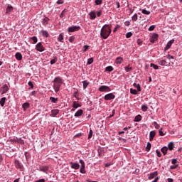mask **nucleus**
Returning <instances> with one entry per match:
<instances>
[{"label": "nucleus", "instance_id": "nucleus-1", "mask_svg": "<svg viewBox=\"0 0 182 182\" xmlns=\"http://www.w3.org/2000/svg\"><path fill=\"white\" fill-rule=\"evenodd\" d=\"M110 33H112V27L109 24L104 25L100 31V37L102 39H107Z\"/></svg>", "mask_w": 182, "mask_h": 182}, {"label": "nucleus", "instance_id": "nucleus-2", "mask_svg": "<svg viewBox=\"0 0 182 182\" xmlns=\"http://www.w3.org/2000/svg\"><path fill=\"white\" fill-rule=\"evenodd\" d=\"M53 89L55 90V93H58L59 90H60V87L62 86L63 83V79H62L60 77H55L53 80Z\"/></svg>", "mask_w": 182, "mask_h": 182}, {"label": "nucleus", "instance_id": "nucleus-3", "mask_svg": "<svg viewBox=\"0 0 182 182\" xmlns=\"http://www.w3.org/2000/svg\"><path fill=\"white\" fill-rule=\"evenodd\" d=\"M79 163L80 164V173L82 174H86V164L85 163V161H83V159H80Z\"/></svg>", "mask_w": 182, "mask_h": 182}, {"label": "nucleus", "instance_id": "nucleus-4", "mask_svg": "<svg viewBox=\"0 0 182 182\" xmlns=\"http://www.w3.org/2000/svg\"><path fill=\"white\" fill-rule=\"evenodd\" d=\"M14 164L16 168H18L20 171H23V164H22L19 160H15Z\"/></svg>", "mask_w": 182, "mask_h": 182}, {"label": "nucleus", "instance_id": "nucleus-5", "mask_svg": "<svg viewBox=\"0 0 182 182\" xmlns=\"http://www.w3.org/2000/svg\"><path fill=\"white\" fill-rule=\"evenodd\" d=\"M80 31V26H72L68 28V32H77Z\"/></svg>", "mask_w": 182, "mask_h": 182}, {"label": "nucleus", "instance_id": "nucleus-6", "mask_svg": "<svg viewBox=\"0 0 182 182\" xmlns=\"http://www.w3.org/2000/svg\"><path fill=\"white\" fill-rule=\"evenodd\" d=\"M99 92H111V89L110 87L107 86V85H101L100 86V87L98 88Z\"/></svg>", "mask_w": 182, "mask_h": 182}, {"label": "nucleus", "instance_id": "nucleus-7", "mask_svg": "<svg viewBox=\"0 0 182 182\" xmlns=\"http://www.w3.org/2000/svg\"><path fill=\"white\" fill-rule=\"evenodd\" d=\"M36 50L38 52H45V47H43L41 42H39L36 45Z\"/></svg>", "mask_w": 182, "mask_h": 182}, {"label": "nucleus", "instance_id": "nucleus-8", "mask_svg": "<svg viewBox=\"0 0 182 182\" xmlns=\"http://www.w3.org/2000/svg\"><path fill=\"white\" fill-rule=\"evenodd\" d=\"M116 95L113 93H109L105 95L104 99L105 100H113V99H115Z\"/></svg>", "mask_w": 182, "mask_h": 182}, {"label": "nucleus", "instance_id": "nucleus-9", "mask_svg": "<svg viewBox=\"0 0 182 182\" xmlns=\"http://www.w3.org/2000/svg\"><path fill=\"white\" fill-rule=\"evenodd\" d=\"M158 39H159V34L154 33L151 36L149 41L151 43H154V42H156V41H157Z\"/></svg>", "mask_w": 182, "mask_h": 182}, {"label": "nucleus", "instance_id": "nucleus-10", "mask_svg": "<svg viewBox=\"0 0 182 182\" xmlns=\"http://www.w3.org/2000/svg\"><path fill=\"white\" fill-rule=\"evenodd\" d=\"M38 171H42V173H46L48 174V171H49V166H41L38 168Z\"/></svg>", "mask_w": 182, "mask_h": 182}, {"label": "nucleus", "instance_id": "nucleus-11", "mask_svg": "<svg viewBox=\"0 0 182 182\" xmlns=\"http://www.w3.org/2000/svg\"><path fill=\"white\" fill-rule=\"evenodd\" d=\"M159 172L157 171H154L149 174H148V180H153V178H156V177H158Z\"/></svg>", "mask_w": 182, "mask_h": 182}, {"label": "nucleus", "instance_id": "nucleus-12", "mask_svg": "<svg viewBox=\"0 0 182 182\" xmlns=\"http://www.w3.org/2000/svg\"><path fill=\"white\" fill-rule=\"evenodd\" d=\"M39 34L43 38H49V32L46 30H41Z\"/></svg>", "mask_w": 182, "mask_h": 182}, {"label": "nucleus", "instance_id": "nucleus-13", "mask_svg": "<svg viewBox=\"0 0 182 182\" xmlns=\"http://www.w3.org/2000/svg\"><path fill=\"white\" fill-rule=\"evenodd\" d=\"M70 164L71 165V168H73V170H79L80 168V165L76 162H70Z\"/></svg>", "mask_w": 182, "mask_h": 182}, {"label": "nucleus", "instance_id": "nucleus-14", "mask_svg": "<svg viewBox=\"0 0 182 182\" xmlns=\"http://www.w3.org/2000/svg\"><path fill=\"white\" fill-rule=\"evenodd\" d=\"M174 43V39H172L171 41H169L166 47L164 48V50H168V49H170V48H171V45H173Z\"/></svg>", "mask_w": 182, "mask_h": 182}, {"label": "nucleus", "instance_id": "nucleus-15", "mask_svg": "<svg viewBox=\"0 0 182 182\" xmlns=\"http://www.w3.org/2000/svg\"><path fill=\"white\" fill-rule=\"evenodd\" d=\"M49 18L48 17H46L44 18H42L41 19V23H42V25H43V26H47V25L49 23Z\"/></svg>", "mask_w": 182, "mask_h": 182}, {"label": "nucleus", "instance_id": "nucleus-16", "mask_svg": "<svg viewBox=\"0 0 182 182\" xmlns=\"http://www.w3.org/2000/svg\"><path fill=\"white\" fill-rule=\"evenodd\" d=\"M14 11V6H12L10 4H8L6 9V14H11Z\"/></svg>", "mask_w": 182, "mask_h": 182}, {"label": "nucleus", "instance_id": "nucleus-17", "mask_svg": "<svg viewBox=\"0 0 182 182\" xmlns=\"http://www.w3.org/2000/svg\"><path fill=\"white\" fill-rule=\"evenodd\" d=\"M158 63L161 66H168L167 61H166L165 60H163V59H159L158 60Z\"/></svg>", "mask_w": 182, "mask_h": 182}, {"label": "nucleus", "instance_id": "nucleus-18", "mask_svg": "<svg viewBox=\"0 0 182 182\" xmlns=\"http://www.w3.org/2000/svg\"><path fill=\"white\" fill-rule=\"evenodd\" d=\"M154 137H156V131H151L149 132V140H150V141H152L153 139H154Z\"/></svg>", "mask_w": 182, "mask_h": 182}, {"label": "nucleus", "instance_id": "nucleus-19", "mask_svg": "<svg viewBox=\"0 0 182 182\" xmlns=\"http://www.w3.org/2000/svg\"><path fill=\"white\" fill-rule=\"evenodd\" d=\"M83 114V109H78L74 114L75 117H80Z\"/></svg>", "mask_w": 182, "mask_h": 182}, {"label": "nucleus", "instance_id": "nucleus-20", "mask_svg": "<svg viewBox=\"0 0 182 182\" xmlns=\"http://www.w3.org/2000/svg\"><path fill=\"white\" fill-rule=\"evenodd\" d=\"M89 16H90V19H91V21L96 19V13L94 11H90L89 13Z\"/></svg>", "mask_w": 182, "mask_h": 182}, {"label": "nucleus", "instance_id": "nucleus-21", "mask_svg": "<svg viewBox=\"0 0 182 182\" xmlns=\"http://www.w3.org/2000/svg\"><path fill=\"white\" fill-rule=\"evenodd\" d=\"M1 90H2V94L4 95L5 93H6V92H8V90H9V89L8 88V85L4 84L2 87H1Z\"/></svg>", "mask_w": 182, "mask_h": 182}, {"label": "nucleus", "instance_id": "nucleus-22", "mask_svg": "<svg viewBox=\"0 0 182 182\" xmlns=\"http://www.w3.org/2000/svg\"><path fill=\"white\" fill-rule=\"evenodd\" d=\"M115 63L117 65H122V63H123V58L117 57L115 60Z\"/></svg>", "mask_w": 182, "mask_h": 182}, {"label": "nucleus", "instance_id": "nucleus-23", "mask_svg": "<svg viewBox=\"0 0 182 182\" xmlns=\"http://www.w3.org/2000/svg\"><path fill=\"white\" fill-rule=\"evenodd\" d=\"M59 114V109H52L51 115L53 117H55Z\"/></svg>", "mask_w": 182, "mask_h": 182}, {"label": "nucleus", "instance_id": "nucleus-24", "mask_svg": "<svg viewBox=\"0 0 182 182\" xmlns=\"http://www.w3.org/2000/svg\"><path fill=\"white\" fill-rule=\"evenodd\" d=\"M15 58L17 60H22V53L18 52L15 55Z\"/></svg>", "mask_w": 182, "mask_h": 182}, {"label": "nucleus", "instance_id": "nucleus-25", "mask_svg": "<svg viewBox=\"0 0 182 182\" xmlns=\"http://www.w3.org/2000/svg\"><path fill=\"white\" fill-rule=\"evenodd\" d=\"M168 150V148L167 146H164L161 149V153H163L164 156H166L167 154V151Z\"/></svg>", "mask_w": 182, "mask_h": 182}, {"label": "nucleus", "instance_id": "nucleus-26", "mask_svg": "<svg viewBox=\"0 0 182 182\" xmlns=\"http://www.w3.org/2000/svg\"><path fill=\"white\" fill-rule=\"evenodd\" d=\"M168 149L170 150L171 151L172 150H173L174 149V142L173 141H171L168 144Z\"/></svg>", "mask_w": 182, "mask_h": 182}, {"label": "nucleus", "instance_id": "nucleus-27", "mask_svg": "<svg viewBox=\"0 0 182 182\" xmlns=\"http://www.w3.org/2000/svg\"><path fill=\"white\" fill-rule=\"evenodd\" d=\"M5 102H6V97H4L0 100V106L4 107L5 106Z\"/></svg>", "mask_w": 182, "mask_h": 182}, {"label": "nucleus", "instance_id": "nucleus-28", "mask_svg": "<svg viewBox=\"0 0 182 182\" xmlns=\"http://www.w3.org/2000/svg\"><path fill=\"white\" fill-rule=\"evenodd\" d=\"M90 84V82H89V81L87 80L82 81L83 90H85V89L87 87V86H89Z\"/></svg>", "mask_w": 182, "mask_h": 182}, {"label": "nucleus", "instance_id": "nucleus-29", "mask_svg": "<svg viewBox=\"0 0 182 182\" xmlns=\"http://www.w3.org/2000/svg\"><path fill=\"white\" fill-rule=\"evenodd\" d=\"M133 86L134 87H136V89H137V92H141V87H140V84L134 82L133 84Z\"/></svg>", "mask_w": 182, "mask_h": 182}, {"label": "nucleus", "instance_id": "nucleus-30", "mask_svg": "<svg viewBox=\"0 0 182 182\" xmlns=\"http://www.w3.org/2000/svg\"><path fill=\"white\" fill-rule=\"evenodd\" d=\"M82 105H80V104H78L77 102L76 101H73V107L74 109H77V107H81Z\"/></svg>", "mask_w": 182, "mask_h": 182}, {"label": "nucleus", "instance_id": "nucleus-31", "mask_svg": "<svg viewBox=\"0 0 182 182\" xmlns=\"http://www.w3.org/2000/svg\"><path fill=\"white\" fill-rule=\"evenodd\" d=\"M63 39H64V36H63V33H61L58 38V42H61L62 43H63Z\"/></svg>", "mask_w": 182, "mask_h": 182}, {"label": "nucleus", "instance_id": "nucleus-32", "mask_svg": "<svg viewBox=\"0 0 182 182\" xmlns=\"http://www.w3.org/2000/svg\"><path fill=\"white\" fill-rule=\"evenodd\" d=\"M29 106H31L29 102H25L22 105V107H23V110H26V109H29Z\"/></svg>", "mask_w": 182, "mask_h": 182}, {"label": "nucleus", "instance_id": "nucleus-33", "mask_svg": "<svg viewBox=\"0 0 182 182\" xmlns=\"http://www.w3.org/2000/svg\"><path fill=\"white\" fill-rule=\"evenodd\" d=\"M68 13V10L65 9L64 10L62 11V12L60 14V18H65L66 16L65 14Z\"/></svg>", "mask_w": 182, "mask_h": 182}, {"label": "nucleus", "instance_id": "nucleus-34", "mask_svg": "<svg viewBox=\"0 0 182 182\" xmlns=\"http://www.w3.org/2000/svg\"><path fill=\"white\" fill-rule=\"evenodd\" d=\"M124 70L128 73V72H131V70H133V68L130 66V64L128 65V66H126L124 68Z\"/></svg>", "mask_w": 182, "mask_h": 182}, {"label": "nucleus", "instance_id": "nucleus-35", "mask_svg": "<svg viewBox=\"0 0 182 182\" xmlns=\"http://www.w3.org/2000/svg\"><path fill=\"white\" fill-rule=\"evenodd\" d=\"M141 115L140 114H138L137 116H136L134 119V121L136 122H141Z\"/></svg>", "mask_w": 182, "mask_h": 182}, {"label": "nucleus", "instance_id": "nucleus-36", "mask_svg": "<svg viewBox=\"0 0 182 182\" xmlns=\"http://www.w3.org/2000/svg\"><path fill=\"white\" fill-rule=\"evenodd\" d=\"M114 70V68L112 66H107L105 68V72H113Z\"/></svg>", "mask_w": 182, "mask_h": 182}, {"label": "nucleus", "instance_id": "nucleus-37", "mask_svg": "<svg viewBox=\"0 0 182 182\" xmlns=\"http://www.w3.org/2000/svg\"><path fill=\"white\" fill-rule=\"evenodd\" d=\"M50 100L52 103H58V100H59L53 97H50Z\"/></svg>", "mask_w": 182, "mask_h": 182}, {"label": "nucleus", "instance_id": "nucleus-38", "mask_svg": "<svg viewBox=\"0 0 182 182\" xmlns=\"http://www.w3.org/2000/svg\"><path fill=\"white\" fill-rule=\"evenodd\" d=\"M151 149V144L150 142H147L146 151H150Z\"/></svg>", "mask_w": 182, "mask_h": 182}, {"label": "nucleus", "instance_id": "nucleus-39", "mask_svg": "<svg viewBox=\"0 0 182 182\" xmlns=\"http://www.w3.org/2000/svg\"><path fill=\"white\" fill-rule=\"evenodd\" d=\"M56 62H58V57H54V58L50 61V65H55Z\"/></svg>", "mask_w": 182, "mask_h": 182}, {"label": "nucleus", "instance_id": "nucleus-40", "mask_svg": "<svg viewBox=\"0 0 182 182\" xmlns=\"http://www.w3.org/2000/svg\"><path fill=\"white\" fill-rule=\"evenodd\" d=\"M150 67L153 68V69H154L155 70H159V65L154 64V63H151L150 64Z\"/></svg>", "mask_w": 182, "mask_h": 182}, {"label": "nucleus", "instance_id": "nucleus-41", "mask_svg": "<svg viewBox=\"0 0 182 182\" xmlns=\"http://www.w3.org/2000/svg\"><path fill=\"white\" fill-rule=\"evenodd\" d=\"M141 13L144 14V15H150L151 14L150 11H147L146 9H142Z\"/></svg>", "mask_w": 182, "mask_h": 182}, {"label": "nucleus", "instance_id": "nucleus-42", "mask_svg": "<svg viewBox=\"0 0 182 182\" xmlns=\"http://www.w3.org/2000/svg\"><path fill=\"white\" fill-rule=\"evenodd\" d=\"M31 41H33V43L35 44V43H38V37L36 36H33L31 38Z\"/></svg>", "mask_w": 182, "mask_h": 182}, {"label": "nucleus", "instance_id": "nucleus-43", "mask_svg": "<svg viewBox=\"0 0 182 182\" xmlns=\"http://www.w3.org/2000/svg\"><path fill=\"white\" fill-rule=\"evenodd\" d=\"M92 137H93V130H92V129H90V132L88 134V139H91Z\"/></svg>", "mask_w": 182, "mask_h": 182}, {"label": "nucleus", "instance_id": "nucleus-44", "mask_svg": "<svg viewBox=\"0 0 182 182\" xmlns=\"http://www.w3.org/2000/svg\"><path fill=\"white\" fill-rule=\"evenodd\" d=\"M147 109H149L147 105H141V110H142V112H147Z\"/></svg>", "mask_w": 182, "mask_h": 182}, {"label": "nucleus", "instance_id": "nucleus-45", "mask_svg": "<svg viewBox=\"0 0 182 182\" xmlns=\"http://www.w3.org/2000/svg\"><path fill=\"white\" fill-rule=\"evenodd\" d=\"M137 92H139V91H137L136 90H134V89H133V88H131V89H130V93H131L132 95H137Z\"/></svg>", "mask_w": 182, "mask_h": 182}, {"label": "nucleus", "instance_id": "nucleus-46", "mask_svg": "<svg viewBox=\"0 0 182 182\" xmlns=\"http://www.w3.org/2000/svg\"><path fill=\"white\" fill-rule=\"evenodd\" d=\"M132 19L134 22H136V21L138 19L137 14H134V16L132 17Z\"/></svg>", "mask_w": 182, "mask_h": 182}, {"label": "nucleus", "instance_id": "nucleus-47", "mask_svg": "<svg viewBox=\"0 0 182 182\" xmlns=\"http://www.w3.org/2000/svg\"><path fill=\"white\" fill-rule=\"evenodd\" d=\"M102 2H103V0H95V5H102Z\"/></svg>", "mask_w": 182, "mask_h": 182}, {"label": "nucleus", "instance_id": "nucleus-48", "mask_svg": "<svg viewBox=\"0 0 182 182\" xmlns=\"http://www.w3.org/2000/svg\"><path fill=\"white\" fill-rule=\"evenodd\" d=\"M132 36H133V33H132V32H128V33H126V38H127V39H129V38H132Z\"/></svg>", "mask_w": 182, "mask_h": 182}, {"label": "nucleus", "instance_id": "nucleus-49", "mask_svg": "<svg viewBox=\"0 0 182 182\" xmlns=\"http://www.w3.org/2000/svg\"><path fill=\"white\" fill-rule=\"evenodd\" d=\"M178 167V164H173L170 166L171 170H176V168Z\"/></svg>", "mask_w": 182, "mask_h": 182}, {"label": "nucleus", "instance_id": "nucleus-50", "mask_svg": "<svg viewBox=\"0 0 182 182\" xmlns=\"http://www.w3.org/2000/svg\"><path fill=\"white\" fill-rule=\"evenodd\" d=\"M93 63V58H90L87 60V65H92Z\"/></svg>", "mask_w": 182, "mask_h": 182}, {"label": "nucleus", "instance_id": "nucleus-51", "mask_svg": "<svg viewBox=\"0 0 182 182\" xmlns=\"http://www.w3.org/2000/svg\"><path fill=\"white\" fill-rule=\"evenodd\" d=\"M68 41L70 43H73V42H75V37L73 36H70Z\"/></svg>", "mask_w": 182, "mask_h": 182}, {"label": "nucleus", "instance_id": "nucleus-52", "mask_svg": "<svg viewBox=\"0 0 182 182\" xmlns=\"http://www.w3.org/2000/svg\"><path fill=\"white\" fill-rule=\"evenodd\" d=\"M159 136H164L166 134L163 132V128L159 129Z\"/></svg>", "mask_w": 182, "mask_h": 182}, {"label": "nucleus", "instance_id": "nucleus-53", "mask_svg": "<svg viewBox=\"0 0 182 182\" xmlns=\"http://www.w3.org/2000/svg\"><path fill=\"white\" fill-rule=\"evenodd\" d=\"M154 126L155 129H160V124H159L156 122H154Z\"/></svg>", "mask_w": 182, "mask_h": 182}, {"label": "nucleus", "instance_id": "nucleus-54", "mask_svg": "<svg viewBox=\"0 0 182 182\" xmlns=\"http://www.w3.org/2000/svg\"><path fill=\"white\" fill-rule=\"evenodd\" d=\"M155 28H156V26H155V25H152V26H151L149 28L148 31H149L150 32H151V31H154Z\"/></svg>", "mask_w": 182, "mask_h": 182}, {"label": "nucleus", "instance_id": "nucleus-55", "mask_svg": "<svg viewBox=\"0 0 182 182\" xmlns=\"http://www.w3.org/2000/svg\"><path fill=\"white\" fill-rule=\"evenodd\" d=\"M28 86H30L29 89H33V82L32 81H29L28 82Z\"/></svg>", "mask_w": 182, "mask_h": 182}, {"label": "nucleus", "instance_id": "nucleus-56", "mask_svg": "<svg viewBox=\"0 0 182 182\" xmlns=\"http://www.w3.org/2000/svg\"><path fill=\"white\" fill-rule=\"evenodd\" d=\"M119 28H120V25L117 24L115 28L113 30L114 33H115V32H117V29H119Z\"/></svg>", "mask_w": 182, "mask_h": 182}, {"label": "nucleus", "instance_id": "nucleus-57", "mask_svg": "<svg viewBox=\"0 0 182 182\" xmlns=\"http://www.w3.org/2000/svg\"><path fill=\"white\" fill-rule=\"evenodd\" d=\"M83 48H85V49L83 50V53H85V52H87V49H89L90 46H87V45H85V46H83Z\"/></svg>", "mask_w": 182, "mask_h": 182}, {"label": "nucleus", "instance_id": "nucleus-58", "mask_svg": "<svg viewBox=\"0 0 182 182\" xmlns=\"http://www.w3.org/2000/svg\"><path fill=\"white\" fill-rule=\"evenodd\" d=\"M24 156L26 157V160L28 161V160H29V154L28 152H25Z\"/></svg>", "mask_w": 182, "mask_h": 182}, {"label": "nucleus", "instance_id": "nucleus-59", "mask_svg": "<svg viewBox=\"0 0 182 182\" xmlns=\"http://www.w3.org/2000/svg\"><path fill=\"white\" fill-rule=\"evenodd\" d=\"M156 155L158 156V157H161V152H160L159 151V149L156 150Z\"/></svg>", "mask_w": 182, "mask_h": 182}, {"label": "nucleus", "instance_id": "nucleus-60", "mask_svg": "<svg viewBox=\"0 0 182 182\" xmlns=\"http://www.w3.org/2000/svg\"><path fill=\"white\" fill-rule=\"evenodd\" d=\"M64 2L65 1L63 0H58L56 4H58V5H62Z\"/></svg>", "mask_w": 182, "mask_h": 182}, {"label": "nucleus", "instance_id": "nucleus-61", "mask_svg": "<svg viewBox=\"0 0 182 182\" xmlns=\"http://www.w3.org/2000/svg\"><path fill=\"white\" fill-rule=\"evenodd\" d=\"M19 140L18 138H12L10 139V141H18Z\"/></svg>", "mask_w": 182, "mask_h": 182}, {"label": "nucleus", "instance_id": "nucleus-62", "mask_svg": "<svg viewBox=\"0 0 182 182\" xmlns=\"http://www.w3.org/2000/svg\"><path fill=\"white\" fill-rule=\"evenodd\" d=\"M124 25H125V26H130V21H125Z\"/></svg>", "mask_w": 182, "mask_h": 182}, {"label": "nucleus", "instance_id": "nucleus-63", "mask_svg": "<svg viewBox=\"0 0 182 182\" xmlns=\"http://www.w3.org/2000/svg\"><path fill=\"white\" fill-rule=\"evenodd\" d=\"M171 163L172 164H177V159H172Z\"/></svg>", "mask_w": 182, "mask_h": 182}, {"label": "nucleus", "instance_id": "nucleus-64", "mask_svg": "<svg viewBox=\"0 0 182 182\" xmlns=\"http://www.w3.org/2000/svg\"><path fill=\"white\" fill-rule=\"evenodd\" d=\"M35 182H46V181L44 178H42V179L37 180Z\"/></svg>", "mask_w": 182, "mask_h": 182}]
</instances>
